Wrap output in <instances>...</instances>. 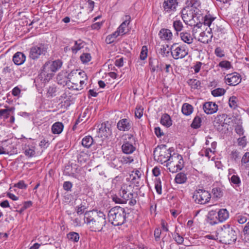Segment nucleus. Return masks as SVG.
<instances>
[{
    "mask_svg": "<svg viewBox=\"0 0 249 249\" xmlns=\"http://www.w3.org/2000/svg\"><path fill=\"white\" fill-rule=\"evenodd\" d=\"M212 193L213 197L219 198L223 195V190L219 187H215L212 189Z\"/></svg>",
    "mask_w": 249,
    "mask_h": 249,
    "instance_id": "37",
    "label": "nucleus"
},
{
    "mask_svg": "<svg viewBox=\"0 0 249 249\" xmlns=\"http://www.w3.org/2000/svg\"><path fill=\"white\" fill-rule=\"evenodd\" d=\"M148 49L146 46H143L142 47L140 57L141 60H145L147 56Z\"/></svg>",
    "mask_w": 249,
    "mask_h": 249,
    "instance_id": "51",
    "label": "nucleus"
},
{
    "mask_svg": "<svg viewBox=\"0 0 249 249\" xmlns=\"http://www.w3.org/2000/svg\"><path fill=\"white\" fill-rule=\"evenodd\" d=\"M212 153L213 155V153L212 150L210 148L202 149L199 152L200 156H205L208 158V160L211 158Z\"/></svg>",
    "mask_w": 249,
    "mask_h": 249,
    "instance_id": "42",
    "label": "nucleus"
},
{
    "mask_svg": "<svg viewBox=\"0 0 249 249\" xmlns=\"http://www.w3.org/2000/svg\"><path fill=\"white\" fill-rule=\"evenodd\" d=\"M84 223L87 224L92 231H101L106 225V215L100 211H86L84 218Z\"/></svg>",
    "mask_w": 249,
    "mask_h": 249,
    "instance_id": "1",
    "label": "nucleus"
},
{
    "mask_svg": "<svg viewBox=\"0 0 249 249\" xmlns=\"http://www.w3.org/2000/svg\"><path fill=\"white\" fill-rule=\"evenodd\" d=\"M230 181L231 183L237 187L240 186L241 183L240 178L237 175H232L230 179Z\"/></svg>",
    "mask_w": 249,
    "mask_h": 249,
    "instance_id": "46",
    "label": "nucleus"
},
{
    "mask_svg": "<svg viewBox=\"0 0 249 249\" xmlns=\"http://www.w3.org/2000/svg\"><path fill=\"white\" fill-rule=\"evenodd\" d=\"M229 105L230 107L235 109L237 106V98L235 96H231L229 98Z\"/></svg>",
    "mask_w": 249,
    "mask_h": 249,
    "instance_id": "49",
    "label": "nucleus"
},
{
    "mask_svg": "<svg viewBox=\"0 0 249 249\" xmlns=\"http://www.w3.org/2000/svg\"><path fill=\"white\" fill-rule=\"evenodd\" d=\"M14 110V107L0 109V119H3L5 121H6L9 118L10 113L13 114Z\"/></svg>",
    "mask_w": 249,
    "mask_h": 249,
    "instance_id": "23",
    "label": "nucleus"
},
{
    "mask_svg": "<svg viewBox=\"0 0 249 249\" xmlns=\"http://www.w3.org/2000/svg\"><path fill=\"white\" fill-rule=\"evenodd\" d=\"M166 166L170 172L176 173L181 170L184 167V160L182 156L178 153H174L170 157Z\"/></svg>",
    "mask_w": 249,
    "mask_h": 249,
    "instance_id": "4",
    "label": "nucleus"
},
{
    "mask_svg": "<svg viewBox=\"0 0 249 249\" xmlns=\"http://www.w3.org/2000/svg\"><path fill=\"white\" fill-rule=\"evenodd\" d=\"M215 18L211 15H207L203 18V23L205 25L210 27L212 22L214 20Z\"/></svg>",
    "mask_w": 249,
    "mask_h": 249,
    "instance_id": "40",
    "label": "nucleus"
},
{
    "mask_svg": "<svg viewBox=\"0 0 249 249\" xmlns=\"http://www.w3.org/2000/svg\"><path fill=\"white\" fill-rule=\"evenodd\" d=\"M131 127L130 121L126 119L120 120L117 124V128L121 131H127Z\"/></svg>",
    "mask_w": 249,
    "mask_h": 249,
    "instance_id": "20",
    "label": "nucleus"
},
{
    "mask_svg": "<svg viewBox=\"0 0 249 249\" xmlns=\"http://www.w3.org/2000/svg\"><path fill=\"white\" fill-rule=\"evenodd\" d=\"M155 188L158 194H161L162 193L161 183L160 178L156 179L155 181Z\"/></svg>",
    "mask_w": 249,
    "mask_h": 249,
    "instance_id": "50",
    "label": "nucleus"
},
{
    "mask_svg": "<svg viewBox=\"0 0 249 249\" xmlns=\"http://www.w3.org/2000/svg\"><path fill=\"white\" fill-rule=\"evenodd\" d=\"M218 66L220 68H224L226 70H229L232 67L231 62H229V61H227V60H224V61H221L219 63Z\"/></svg>",
    "mask_w": 249,
    "mask_h": 249,
    "instance_id": "48",
    "label": "nucleus"
},
{
    "mask_svg": "<svg viewBox=\"0 0 249 249\" xmlns=\"http://www.w3.org/2000/svg\"><path fill=\"white\" fill-rule=\"evenodd\" d=\"M217 239L225 244H231L235 242L237 237L236 231L230 225H224L216 235Z\"/></svg>",
    "mask_w": 249,
    "mask_h": 249,
    "instance_id": "2",
    "label": "nucleus"
},
{
    "mask_svg": "<svg viewBox=\"0 0 249 249\" xmlns=\"http://www.w3.org/2000/svg\"><path fill=\"white\" fill-rule=\"evenodd\" d=\"M226 92L225 89L222 88H217L212 91V94L214 97L223 95Z\"/></svg>",
    "mask_w": 249,
    "mask_h": 249,
    "instance_id": "43",
    "label": "nucleus"
},
{
    "mask_svg": "<svg viewBox=\"0 0 249 249\" xmlns=\"http://www.w3.org/2000/svg\"><path fill=\"white\" fill-rule=\"evenodd\" d=\"M201 119L200 117L196 116L193 120L191 124L192 127L196 129L200 127L201 123Z\"/></svg>",
    "mask_w": 249,
    "mask_h": 249,
    "instance_id": "41",
    "label": "nucleus"
},
{
    "mask_svg": "<svg viewBox=\"0 0 249 249\" xmlns=\"http://www.w3.org/2000/svg\"><path fill=\"white\" fill-rule=\"evenodd\" d=\"M26 60L25 55L21 52H17L13 57V61L17 65H20L24 63Z\"/></svg>",
    "mask_w": 249,
    "mask_h": 249,
    "instance_id": "21",
    "label": "nucleus"
},
{
    "mask_svg": "<svg viewBox=\"0 0 249 249\" xmlns=\"http://www.w3.org/2000/svg\"><path fill=\"white\" fill-rule=\"evenodd\" d=\"M67 237L69 240L75 242H78L79 239L78 233L75 232H70L67 234Z\"/></svg>",
    "mask_w": 249,
    "mask_h": 249,
    "instance_id": "44",
    "label": "nucleus"
},
{
    "mask_svg": "<svg viewBox=\"0 0 249 249\" xmlns=\"http://www.w3.org/2000/svg\"><path fill=\"white\" fill-rule=\"evenodd\" d=\"M73 76V73L71 71L67 74V72H60L56 77L57 82L60 85H68L69 82H71V77Z\"/></svg>",
    "mask_w": 249,
    "mask_h": 249,
    "instance_id": "14",
    "label": "nucleus"
},
{
    "mask_svg": "<svg viewBox=\"0 0 249 249\" xmlns=\"http://www.w3.org/2000/svg\"><path fill=\"white\" fill-rule=\"evenodd\" d=\"M85 209L86 208L82 204H80L79 206H76L75 208V210L77 214L78 215H80L82 213H85L84 212Z\"/></svg>",
    "mask_w": 249,
    "mask_h": 249,
    "instance_id": "62",
    "label": "nucleus"
},
{
    "mask_svg": "<svg viewBox=\"0 0 249 249\" xmlns=\"http://www.w3.org/2000/svg\"><path fill=\"white\" fill-rule=\"evenodd\" d=\"M225 82L229 86H236L241 81L240 75L237 72L227 74L224 77Z\"/></svg>",
    "mask_w": 249,
    "mask_h": 249,
    "instance_id": "11",
    "label": "nucleus"
},
{
    "mask_svg": "<svg viewBox=\"0 0 249 249\" xmlns=\"http://www.w3.org/2000/svg\"><path fill=\"white\" fill-rule=\"evenodd\" d=\"M133 174H132V176H133V178L132 179V180H140L141 176V172L136 169V170L132 172Z\"/></svg>",
    "mask_w": 249,
    "mask_h": 249,
    "instance_id": "58",
    "label": "nucleus"
},
{
    "mask_svg": "<svg viewBox=\"0 0 249 249\" xmlns=\"http://www.w3.org/2000/svg\"><path fill=\"white\" fill-rule=\"evenodd\" d=\"M214 53L215 55L219 57H222L225 55L223 50L220 47L216 48L215 49Z\"/></svg>",
    "mask_w": 249,
    "mask_h": 249,
    "instance_id": "64",
    "label": "nucleus"
},
{
    "mask_svg": "<svg viewBox=\"0 0 249 249\" xmlns=\"http://www.w3.org/2000/svg\"><path fill=\"white\" fill-rule=\"evenodd\" d=\"M159 35L161 39L165 40H171L173 36L172 33L168 29H161L159 33Z\"/></svg>",
    "mask_w": 249,
    "mask_h": 249,
    "instance_id": "24",
    "label": "nucleus"
},
{
    "mask_svg": "<svg viewBox=\"0 0 249 249\" xmlns=\"http://www.w3.org/2000/svg\"><path fill=\"white\" fill-rule=\"evenodd\" d=\"M187 83L192 89H196L200 87V82L196 79H190Z\"/></svg>",
    "mask_w": 249,
    "mask_h": 249,
    "instance_id": "39",
    "label": "nucleus"
},
{
    "mask_svg": "<svg viewBox=\"0 0 249 249\" xmlns=\"http://www.w3.org/2000/svg\"><path fill=\"white\" fill-rule=\"evenodd\" d=\"M193 109L192 105L188 103H184L182 105L181 111L183 114L188 116L192 113Z\"/></svg>",
    "mask_w": 249,
    "mask_h": 249,
    "instance_id": "30",
    "label": "nucleus"
},
{
    "mask_svg": "<svg viewBox=\"0 0 249 249\" xmlns=\"http://www.w3.org/2000/svg\"><path fill=\"white\" fill-rule=\"evenodd\" d=\"M51 65L52 68L54 72H56L60 69L62 65V62L59 59H57L53 61H49Z\"/></svg>",
    "mask_w": 249,
    "mask_h": 249,
    "instance_id": "34",
    "label": "nucleus"
},
{
    "mask_svg": "<svg viewBox=\"0 0 249 249\" xmlns=\"http://www.w3.org/2000/svg\"><path fill=\"white\" fill-rule=\"evenodd\" d=\"M108 216L109 221L113 225H122L125 221L126 213L124 208L116 206L110 210Z\"/></svg>",
    "mask_w": 249,
    "mask_h": 249,
    "instance_id": "3",
    "label": "nucleus"
},
{
    "mask_svg": "<svg viewBox=\"0 0 249 249\" xmlns=\"http://www.w3.org/2000/svg\"><path fill=\"white\" fill-rule=\"evenodd\" d=\"M178 5L177 0H164L162 4V7L166 12L175 11Z\"/></svg>",
    "mask_w": 249,
    "mask_h": 249,
    "instance_id": "16",
    "label": "nucleus"
},
{
    "mask_svg": "<svg viewBox=\"0 0 249 249\" xmlns=\"http://www.w3.org/2000/svg\"><path fill=\"white\" fill-rule=\"evenodd\" d=\"M231 158L235 162H238L240 159V152L237 150L232 151L230 154Z\"/></svg>",
    "mask_w": 249,
    "mask_h": 249,
    "instance_id": "47",
    "label": "nucleus"
},
{
    "mask_svg": "<svg viewBox=\"0 0 249 249\" xmlns=\"http://www.w3.org/2000/svg\"><path fill=\"white\" fill-rule=\"evenodd\" d=\"M211 198V194L204 189L196 190L193 196L194 201L198 204H205L209 202Z\"/></svg>",
    "mask_w": 249,
    "mask_h": 249,
    "instance_id": "6",
    "label": "nucleus"
},
{
    "mask_svg": "<svg viewBox=\"0 0 249 249\" xmlns=\"http://www.w3.org/2000/svg\"><path fill=\"white\" fill-rule=\"evenodd\" d=\"M170 53L174 59H182L188 55V50L186 45L177 46V44L175 43L171 47Z\"/></svg>",
    "mask_w": 249,
    "mask_h": 249,
    "instance_id": "7",
    "label": "nucleus"
},
{
    "mask_svg": "<svg viewBox=\"0 0 249 249\" xmlns=\"http://www.w3.org/2000/svg\"><path fill=\"white\" fill-rule=\"evenodd\" d=\"M208 214H209V216L208 217V221L211 225H213L216 224H217L218 222H219L217 217H215V219H214V217H212L213 216H214L215 215V211H211L209 212Z\"/></svg>",
    "mask_w": 249,
    "mask_h": 249,
    "instance_id": "35",
    "label": "nucleus"
},
{
    "mask_svg": "<svg viewBox=\"0 0 249 249\" xmlns=\"http://www.w3.org/2000/svg\"><path fill=\"white\" fill-rule=\"evenodd\" d=\"M173 238L178 244H182L184 241L183 237L177 232H175L173 235Z\"/></svg>",
    "mask_w": 249,
    "mask_h": 249,
    "instance_id": "52",
    "label": "nucleus"
},
{
    "mask_svg": "<svg viewBox=\"0 0 249 249\" xmlns=\"http://www.w3.org/2000/svg\"><path fill=\"white\" fill-rule=\"evenodd\" d=\"M134 160L132 157L130 156H126L122 157L121 162L123 164L130 163Z\"/></svg>",
    "mask_w": 249,
    "mask_h": 249,
    "instance_id": "55",
    "label": "nucleus"
},
{
    "mask_svg": "<svg viewBox=\"0 0 249 249\" xmlns=\"http://www.w3.org/2000/svg\"><path fill=\"white\" fill-rule=\"evenodd\" d=\"M87 112L86 111H85L82 114H81L78 118L77 119V120H76L75 123V124L73 126V129H74V127H75V126L78 124L79 123L82 122V121L84 120V118H86V116H87Z\"/></svg>",
    "mask_w": 249,
    "mask_h": 249,
    "instance_id": "63",
    "label": "nucleus"
},
{
    "mask_svg": "<svg viewBox=\"0 0 249 249\" xmlns=\"http://www.w3.org/2000/svg\"><path fill=\"white\" fill-rule=\"evenodd\" d=\"M130 16L129 15H126L124 21L119 26L116 32L118 33L120 36H123L126 34L125 32V29L130 21Z\"/></svg>",
    "mask_w": 249,
    "mask_h": 249,
    "instance_id": "19",
    "label": "nucleus"
},
{
    "mask_svg": "<svg viewBox=\"0 0 249 249\" xmlns=\"http://www.w3.org/2000/svg\"><path fill=\"white\" fill-rule=\"evenodd\" d=\"M212 28H210L209 30H206L200 34V38L199 41L203 43H208L211 42L213 37V35L211 32Z\"/></svg>",
    "mask_w": 249,
    "mask_h": 249,
    "instance_id": "18",
    "label": "nucleus"
},
{
    "mask_svg": "<svg viewBox=\"0 0 249 249\" xmlns=\"http://www.w3.org/2000/svg\"><path fill=\"white\" fill-rule=\"evenodd\" d=\"M180 37L182 41L188 44H191L193 42V37L191 34L187 31H183L180 33Z\"/></svg>",
    "mask_w": 249,
    "mask_h": 249,
    "instance_id": "25",
    "label": "nucleus"
},
{
    "mask_svg": "<svg viewBox=\"0 0 249 249\" xmlns=\"http://www.w3.org/2000/svg\"><path fill=\"white\" fill-rule=\"evenodd\" d=\"M125 137L126 138L122 145V150L124 153L130 154L136 150L135 147L133 146L132 142V141H134L133 136L128 134Z\"/></svg>",
    "mask_w": 249,
    "mask_h": 249,
    "instance_id": "8",
    "label": "nucleus"
},
{
    "mask_svg": "<svg viewBox=\"0 0 249 249\" xmlns=\"http://www.w3.org/2000/svg\"><path fill=\"white\" fill-rule=\"evenodd\" d=\"M238 144L243 147H245L247 144V139L246 136H244L237 139Z\"/></svg>",
    "mask_w": 249,
    "mask_h": 249,
    "instance_id": "57",
    "label": "nucleus"
},
{
    "mask_svg": "<svg viewBox=\"0 0 249 249\" xmlns=\"http://www.w3.org/2000/svg\"><path fill=\"white\" fill-rule=\"evenodd\" d=\"M120 196L122 198L123 201L126 203L129 201L128 204L130 206H134L136 204V200L134 198V194L130 192L128 190V187L122 188L120 192Z\"/></svg>",
    "mask_w": 249,
    "mask_h": 249,
    "instance_id": "9",
    "label": "nucleus"
},
{
    "mask_svg": "<svg viewBox=\"0 0 249 249\" xmlns=\"http://www.w3.org/2000/svg\"><path fill=\"white\" fill-rule=\"evenodd\" d=\"M235 131L239 136H243L244 133V130L241 124H237L235 126Z\"/></svg>",
    "mask_w": 249,
    "mask_h": 249,
    "instance_id": "56",
    "label": "nucleus"
},
{
    "mask_svg": "<svg viewBox=\"0 0 249 249\" xmlns=\"http://www.w3.org/2000/svg\"><path fill=\"white\" fill-rule=\"evenodd\" d=\"M241 162L246 167L249 166V152H247L244 154L242 157Z\"/></svg>",
    "mask_w": 249,
    "mask_h": 249,
    "instance_id": "53",
    "label": "nucleus"
},
{
    "mask_svg": "<svg viewBox=\"0 0 249 249\" xmlns=\"http://www.w3.org/2000/svg\"><path fill=\"white\" fill-rule=\"evenodd\" d=\"M79 171L80 169L76 167V165L74 167H72L71 165H67L65 166L64 170L65 175L71 176L75 178H77L76 173Z\"/></svg>",
    "mask_w": 249,
    "mask_h": 249,
    "instance_id": "22",
    "label": "nucleus"
},
{
    "mask_svg": "<svg viewBox=\"0 0 249 249\" xmlns=\"http://www.w3.org/2000/svg\"><path fill=\"white\" fill-rule=\"evenodd\" d=\"M80 58L83 63L86 64L90 61L91 57L89 53H83Z\"/></svg>",
    "mask_w": 249,
    "mask_h": 249,
    "instance_id": "45",
    "label": "nucleus"
},
{
    "mask_svg": "<svg viewBox=\"0 0 249 249\" xmlns=\"http://www.w3.org/2000/svg\"><path fill=\"white\" fill-rule=\"evenodd\" d=\"M54 71L52 68L49 61L46 62L43 66L41 74L46 77V79H50L53 75Z\"/></svg>",
    "mask_w": 249,
    "mask_h": 249,
    "instance_id": "15",
    "label": "nucleus"
},
{
    "mask_svg": "<svg viewBox=\"0 0 249 249\" xmlns=\"http://www.w3.org/2000/svg\"><path fill=\"white\" fill-rule=\"evenodd\" d=\"M173 26L174 29L176 31V33L178 35L179 32H181L183 30V23L180 20H175L173 21Z\"/></svg>",
    "mask_w": 249,
    "mask_h": 249,
    "instance_id": "33",
    "label": "nucleus"
},
{
    "mask_svg": "<svg viewBox=\"0 0 249 249\" xmlns=\"http://www.w3.org/2000/svg\"><path fill=\"white\" fill-rule=\"evenodd\" d=\"M218 220L219 222L226 221L229 217V213L226 209H221L218 213Z\"/></svg>",
    "mask_w": 249,
    "mask_h": 249,
    "instance_id": "26",
    "label": "nucleus"
},
{
    "mask_svg": "<svg viewBox=\"0 0 249 249\" xmlns=\"http://www.w3.org/2000/svg\"><path fill=\"white\" fill-rule=\"evenodd\" d=\"M47 52L46 48L42 44L32 47L30 51V57L32 59H36L39 56L45 55Z\"/></svg>",
    "mask_w": 249,
    "mask_h": 249,
    "instance_id": "10",
    "label": "nucleus"
},
{
    "mask_svg": "<svg viewBox=\"0 0 249 249\" xmlns=\"http://www.w3.org/2000/svg\"><path fill=\"white\" fill-rule=\"evenodd\" d=\"M99 136L101 137L107 138L112 134V130L110 128V124L108 123H102L98 131Z\"/></svg>",
    "mask_w": 249,
    "mask_h": 249,
    "instance_id": "13",
    "label": "nucleus"
},
{
    "mask_svg": "<svg viewBox=\"0 0 249 249\" xmlns=\"http://www.w3.org/2000/svg\"><path fill=\"white\" fill-rule=\"evenodd\" d=\"M236 220L240 224H244L246 222L247 220V216L244 215H239L236 217Z\"/></svg>",
    "mask_w": 249,
    "mask_h": 249,
    "instance_id": "61",
    "label": "nucleus"
},
{
    "mask_svg": "<svg viewBox=\"0 0 249 249\" xmlns=\"http://www.w3.org/2000/svg\"><path fill=\"white\" fill-rule=\"evenodd\" d=\"M203 109L206 114H212L217 111L218 106L214 102H207L203 104Z\"/></svg>",
    "mask_w": 249,
    "mask_h": 249,
    "instance_id": "17",
    "label": "nucleus"
},
{
    "mask_svg": "<svg viewBox=\"0 0 249 249\" xmlns=\"http://www.w3.org/2000/svg\"><path fill=\"white\" fill-rule=\"evenodd\" d=\"M86 43L81 39L74 41V45L71 47V50L73 53L76 54L78 51L84 48Z\"/></svg>",
    "mask_w": 249,
    "mask_h": 249,
    "instance_id": "28",
    "label": "nucleus"
},
{
    "mask_svg": "<svg viewBox=\"0 0 249 249\" xmlns=\"http://www.w3.org/2000/svg\"><path fill=\"white\" fill-rule=\"evenodd\" d=\"M56 91L57 89L56 86L53 85L49 87V89H48L47 93L51 96L53 97L56 95Z\"/></svg>",
    "mask_w": 249,
    "mask_h": 249,
    "instance_id": "54",
    "label": "nucleus"
},
{
    "mask_svg": "<svg viewBox=\"0 0 249 249\" xmlns=\"http://www.w3.org/2000/svg\"><path fill=\"white\" fill-rule=\"evenodd\" d=\"M187 178L186 175L182 172L179 173L176 176L175 180L178 184H182L186 182Z\"/></svg>",
    "mask_w": 249,
    "mask_h": 249,
    "instance_id": "32",
    "label": "nucleus"
},
{
    "mask_svg": "<svg viewBox=\"0 0 249 249\" xmlns=\"http://www.w3.org/2000/svg\"><path fill=\"white\" fill-rule=\"evenodd\" d=\"M154 152L155 159L161 164L168 162L172 155L171 148L167 149L165 145H162L160 147H158L155 149Z\"/></svg>",
    "mask_w": 249,
    "mask_h": 249,
    "instance_id": "5",
    "label": "nucleus"
},
{
    "mask_svg": "<svg viewBox=\"0 0 249 249\" xmlns=\"http://www.w3.org/2000/svg\"><path fill=\"white\" fill-rule=\"evenodd\" d=\"M22 149L25 156L28 158H32L36 156V147L32 143H25L22 145Z\"/></svg>",
    "mask_w": 249,
    "mask_h": 249,
    "instance_id": "12",
    "label": "nucleus"
},
{
    "mask_svg": "<svg viewBox=\"0 0 249 249\" xmlns=\"http://www.w3.org/2000/svg\"><path fill=\"white\" fill-rule=\"evenodd\" d=\"M14 186L21 189H25L27 187V185L25 183L23 180H20L17 183L15 184Z\"/></svg>",
    "mask_w": 249,
    "mask_h": 249,
    "instance_id": "60",
    "label": "nucleus"
},
{
    "mask_svg": "<svg viewBox=\"0 0 249 249\" xmlns=\"http://www.w3.org/2000/svg\"><path fill=\"white\" fill-rule=\"evenodd\" d=\"M64 129V125L62 123L57 122L52 126V132L54 134H60Z\"/></svg>",
    "mask_w": 249,
    "mask_h": 249,
    "instance_id": "27",
    "label": "nucleus"
},
{
    "mask_svg": "<svg viewBox=\"0 0 249 249\" xmlns=\"http://www.w3.org/2000/svg\"><path fill=\"white\" fill-rule=\"evenodd\" d=\"M160 123L166 127H169L172 124V121L170 116L168 114H164L160 119Z\"/></svg>",
    "mask_w": 249,
    "mask_h": 249,
    "instance_id": "29",
    "label": "nucleus"
},
{
    "mask_svg": "<svg viewBox=\"0 0 249 249\" xmlns=\"http://www.w3.org/2000/svg\"><path fill=\"white\" fill-rule=\"evenodd\" d=\"M136 117L141 118L143 115V108L140 107H137L135 111Z\"/></svg>",
    "mask_w": 249,
    "mask_h": 249,
    "instance_id": "59",
    "label": "nucleus"
},
{
    "mask_svg": "<svg viewBox=\"0 0 249 249\" xmlns=\"http://www.w3.org/2000/svg\"><path fill=\"white\" fill-rule=\"evenodd\" d=\"M168 47L169 46L168 45H161L159 50V53L163 57L168 56L170 53V51L168 49Z\"/></svg>",
    "mask_w": 249,
    "mask_h": 249,
    "instance_id": "36",
    "label": "nucleus"
},
{
    "mask_svg": "<svg viewBox=\"0 0 249 249\" xmlns=\"http://www.w3.org/2000/svg\"><path fill=\"white\" fill-rule=\"evenodd\" d=\"M120 35L116 31L113 33L108 35L106 38V42L107 44H111L113 43L115 39Z\"/></svg>",
    "mask_w": 249,
    "mask_h": 249,
    "instance_id": "38",
    "label": "nucleus"
},
{
    "mask_svg": "<svg viewBox=\"0 0 249 249\" xmlns=\"http://www.w3.org/2000/svg\"><path fill=\"white\" fill-rule=\"evenodd\" d=\"M94 142L92 137L90 136H87L82 140V145L86 148H89Z\"/></svg>",
    "mask_w": 249,
    "mask_h": 249,
    "instance_id": "31",
    "label": "nucleus"
}]
</instances>
